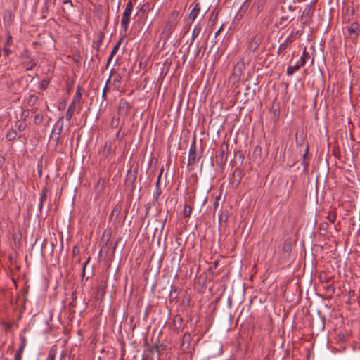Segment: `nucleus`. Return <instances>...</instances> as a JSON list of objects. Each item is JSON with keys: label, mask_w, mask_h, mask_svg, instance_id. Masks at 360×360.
Wrapping results in <instances>:
<instances>
[{"label": "nucleus", "mask_w": 360, "mask_h": 360, "mask_svg": "<svg viewBox=\"0 0 360 360\" xmlns=\"http://www.w3.org/2000/svg\"><path fill=\"white\" fill-rule=\"evenodd\" d=\"M263 39L264 34L260 32L255 31L248 35L243 53L244 57L248 58V63L251 60L253 54L259 49Z\"/></svg>", "instance_id": "obj_1"}, {"label": "nucleus", "mask_w": 360, "mask_h": 360, "mask_svg": "<svg viewBox=\"0 0 360 360\" xmlns=\"http://www.w3.org/2000/svg\"><path fill=\"white\" fill-rule=\"evenodd\" d=\"M138 169L135 168L134 170L130 168L127 173L124 186L129 193V196L132 198L133 193L135 190V181L137 178Z\"/></svg>", "instance_id": "obj_2"}, {"label": "nucleus", "mask_w": 360, "mask_h": 360, "mask_svg": "<svg viewBox=\"0 0 360 360\" xmlns=\"http://www.w3.org/2000/svg\"><path fill=\"white\" fill-rule=\"evenodd\" d=\"M19 58L21 60V65L25 68L26 71L32 70L37 65V60L31 56L28 49L25 48L20 52Z\"/></svg>", "instance_id": "obj_3"}, {"label": "nucleus", "mask_w": 360, "mask_h": 360, "mask_svg": "<svg viewBox=\"0 0 360 360\" xmlns=\"http://www.w3.org/2000/svg\"><path fill=\"white\" fill-rule=\"evenodd\" d=\"M177 25V22L175 19H169L162 31L160 33L161 39L163 40L164 44L170 38L172 32L174 30Z\"/></svg>", "instance_id": "obj_4"}, {"label": "nucleus", "mask_w": 360, "mask_h": 360, "mask_svg": "<svg viewBox=\"0 0 360 360\" xmlns=\"http://www.w3.org/2000/svg\"><path fill=\"white\" fill-rule=\"evenodd\" d=\"M201 158V155H197L196 153V138L194 136L189 149L188 168L191 170L193 165H195Z\"/></svg>", "instance_id": "obj_5"}, {"label": "nucleus", "mask_w": 360, "mask_h": 360, "mask_svg": "<svg viewBox=\"0 0 360 360\" xmlns=\"http://www.w3.org/2000/svg\"><path fill=\"white\" fill-rule=\"evenodd\" d=\"M133 9V4L132 0H129L125 9L122 13V20H121V27L126 31L129 27V24L130 22V16L131 14V11Z\"/></svg>", "instance_id": "obj_6"}, {"label": "nucleus", "mask_w": 360, "mask_h": 360, "mask_svg": "<svg viewBox=\"0 0 360 360\" xmlns=\"http://www.w3.org/2000/svg\"><path fill=\"white\" fill-rule=\"evenodd\" d=\"M229 150V144L223 142L219 149V153L216 155V163L219 166H223L227 161V151Z\"/></svg>", "instance_id": "obj_7"}, {"label": "nucleus", "mask_w": 360, "mask_h": 360, "mask_svg": "<svg viewBox=\"0 0 360 360\" xmlns=\"http://www.w3.org/2000/svg\"><path fill=\"white\" fill-rule=\"evenodd\" d=\"M348 35L347 37L353 42L356 43L360 33V25L358 22H352L347 27Z\"/></svg>", "instance_id": "obj_8"}, {"label": "nucleus", "mask_w": 360, "mask_h": 360, "mask_svg": "<svg viewBox=\"0 0 360 360\" xmlns=\"http://www.w3.org/2000/svg\"><path fill=\"white\" fill-rule=\"evenodd\" d=\"M244 58L245 57L241 58L233 68L231 77L236 79V82L239 81L245 70V64Z\"/></svg>", "instance_id": "obj_9"}, {"label": "nucleus", "mask_w": 360, "mask_h": 360, "mask_svg": "<svg viewBox=\"0 0 360 360\" xmlns=\"http://www.w3.org/2000/svg\"><path fill=\"white\" fill-rule=\"evenodd\" d=\"M131 108V105L123 99L120 101L117 109V114L119 117H126Z\"/></svg>", "instance_id": "obj_10"}, {"label": "nucleus", "mask_w": 360, "mask_h": 360, "mask_svg": "<svg viewBox=\"0 0 360 360\" xmlns=\"http://www.w3.org/2000/svg\"><path fill=\"white\" fill-rule=\"evenodd\" d=\"M242 180V170L240 168H236L230 178V184L237 188L240 184Z\"/></svg>", "instance_id": "obj_11"}, {"label": "nucleus", "mask_w": 360, "mask_h": 360, "mask_svg": "<svg viewBox=\"0 0 360 360\" xmlns=\"http://www.w3.org/2000/svg\"><path fill=\"white\" fill-rule=\"evenodd\" d=\"M293 246V241L290 237H288L283 245L282 247V254L284 257H287L290 256V254L292 251Z\"/></svg>", "instance_id": "obj_12"}, {"label": "nucleus", "mask_w": 360, "mask_h": 360, "mask_svg": "<svg viewBox=\"0 0 360 360\" xmlns=\"http://www.w3.org/2000/svg\"><path fill=\"white\" fill-rule=\"evenodd\" d=\"M251 0H246L243 4L241 6L240 8L239 9L238 12L236 15L233 23L238 24L239 21L243 18L244 14L248 10V8L249 6V2H250Z\"/></svg>", "instance_id": "obj_13"}, {"label": "nucleus", "mask_w": 360, "mask_h": 360, "mask_svg": "<svg viewBox=\"0 0 360 360\" xmlns=\"http://www.w3.org/2000/svg\"><path fill=\"white\" fill-rule=\"evenodd\" d=\"M108 288V281L106 279L101 280L97 288L96 298L102 300L105 295Z\"/></svg>", "instance_id": "obj_14"}, {"label": "nucleus", "mask_w": 360, "mask_h": 360, "mask_svg": "<svg viewBox=\"0 0 360 360\" xmlns=\"http://www.w3.org/2000/svg\"><path fill=\"white\" fill-rule=\"evenodd\" d=\"M14 14L10 10H6L3 15V22L5 27L8 28L13 25Z\"/></svg>", "instance_id": "obj_15"}, {"label": "nucleus", "mask_w": 360, "mask_h": 360, "mask_svg": "<svg viewBox=\"0 0 360 360\" xmlns=\"http://www.w3.org/2000/svg\"><path fill=\"white\" fill-rule=\"evenodd\" d=\"M314 9L311 6H307L301 15V21L303 24H307L308 20L311 17Z\"/></svg>", "instance_id": "obj_16"}, {"label": "nucleus", "mask_w": 360, "mask_h": 360, "mask_svg": "<svg viewBox=\"0 0 360 360\" xmlns=\"http://www.w3.org/2000/svg\"><path fill=\"white\" fill-rule=\"evenodd\" d=\"M191 341V335L189 333H185L182 338L181 349L183 352H188Z\"/></svg>", "instance_id": "obj_17"}, {"label": "nucleus", "mask_w": 360, "mask_h": 360, "mask_svg": "<svg viewBox=\"0 0 360 360\" xmlns=\"http://www.w3.org/2000/svg\"><path fill=\"white\" fill-rule=\"evenodd\" d=\"M293 33H292L283 42L279 45L277 54L280 55L288 48L289 44H291L293 42Z\"/></svg>", "instance_id": "obj_18"}, {"label": "nucleus", "mask_w": 360, "mask_h": 360, "mask_svg": "<svg viewBox=\"0 0 360 360\" xmlns=\"http://www.w3.org/2000/svg\"><path fill=\"white\" fill-rule=\"evenodd\" d=\"M110 237H111V232L108 230H105L103 233L101 240V243H103V245H102L101 250L99 252V255L101 254L103 249L108 245V244L110 241Z\"/></svg>", "instance_id": "obj_19"}, {"label": "nucleus", "mask_w": 360, "mask_h": 360, "mask_svg": "<svg viewBox=\"0 0 360 360\" xmlns=\"http://www.w3.org/2000/svg\"><path fill=\"white\" fill-rule=\"evenodd\" d=\"M161 193H162L161 191H155V195L153 196V199L152 203L151 204H148L146 205V207L145 217H146L148 214V212H149V210H150L151 206L155 205L156 202H158V198H159V197H160Z\"/></svg>", "instance_id": "obj_20"}, {"label": "nucleus", "mask_w": 360, "mask_h": 360, "mask_svg": "<svg viewBox=\"0 0 360 360\" xmlns=\"http://www.w3.org/2000/svg\"><path fill=\"white\" fill-rule=\"evenodd\" d=\"M47 199V188L46 187H44L39 198V211L41 214L44 202H45Z\"/></svg>", "instance_id": "obj_21"}, {"label": "nucleus", "mask_w": 360, "mask_h": 360, "mask_svg": "<svg viewBox=\"0 0 360 360\" xmlns=\"http://www.w3.org/2000/svg\"><path fill=\"white\" fill-rule=\"evenodd\" d=\"M253 158L257 162H261L262 159V149L260 146H256L253 150Z\"/></svg>", "instance_id": "obj_22"}, {"label": "nucleus", "mask_w": 360, "mask_h": 360, "mask_svg": "<svg viewBox=\"0 0 360 360\" xmlns=\"http://www.w3.org/2000/svg\"><path fill=\"white\" fill-rule=\"evenodd\" d=\"M200 11V3H196L195 4V6L193 7V8L191 10V11L189 13V15H188L189 19H191L192 21H193L198 16Z\"/></svg>", "instance_id": "obj_23"}, {"label": "nucleus", "mask_w": 360, "mask_h": 360, "mask_svg": "<svg viewBox=\"0 0 360 360\" xmlns=\"http://www.w3.org/2000/svg\"><path fill=\"white\" fill-rule=\"evenodd\" d=\"M63 117H61L58 119V120L55 124V127L53 129H56L55 134H56L58 136L61 135V133L63 131Z\"/></svg>", "instance_id": "obj_24"}, {"label": "nucleus", "mask_w": 360, "mask_h": 360, "mask_svg": "<svg viewBox=\"0 0 360 360\" xmlns=\"http://www.w3.org/2000/svg\"><path fill=\"white\" fill-rule=\"evenodd\" d=\"M305 141V136L303 131L299 133L297 132L295 134V143L297 146H302Z\"/></svg>", "instance_id": "obj_25"}, {"label": "nucleus", "mask_w": 360, "mask_h": 360, "mask_svg": "<svg viewBox=\"0 0 360 360\" xmlns=\"http://www.w3.org/2000/svg\"><path fill=\"white\" fill-rule=\"evenodd\" d=\"M200 31H201V25L198 23V25H196L195 26V27L193 30L192 36H191V41L190 43L189 47H191V46L193 44V41L200 34Z\"/></svg>", "instance_id": "obj_26"}, {"label": "nucleus", "mask_w": 360, "mask_h": 360, "mask_svg": "<svg viewBox=\"0 0 360 360\" xmlns=\"http://www.w3.org/2000/svg\"><path fill=\"white\" fill-rule=\"evenodd\" d=\"M82 88L80 85H78L76 89V94L74 96V98L71 102V103H73L76 105L77 102H79L82 98Z\"/></svg>", "instance_id": "obj_27"}, {"label": "nucleus", "mask_w": 360, "mask_h": 360, "mask_svg": "<svg viewBox=\"0 0 360 360\" xmlns=\"http://www.w3.org/2000/svg\"><path fill=\"white\" fill-rule=\"evenodd\" d=\"M169 291V298L170 302H172L175 300L178 296L177 289L176 287H174L173 285L169 286V289H168Z\"/></svg>", "instance_id": "obj_28"}, {"label": "nucleus", "mask_w": 360, "mask_h": 360, "mask_svg": "<svg viewBox=\"0 0 360 360\" xmlns=\"http://www.w3.org/2000/svg\"><path fill=\"white\" fill-rule=\"evenodd\" d=\"M122 78L120 75H117L115 77L112 82V85L114 86V89L117 91L120 90L122 87Z\"/></svg>", "instance_id": "obj_29"}, {"label": "nucleus", "mask_w": 360, "mask_h": 360, "mask_svg": "<svg viewBox=\"0 0 360 360\" xmlns=\"http://www.w3.org/2000/svg\"><path fill=\"white\" fill-rule=\"evenodd\" d=\"M76 108V105L70 103L68 108L65 113V118L68 121H70L72 117L73 112Z\"/></svg>", "instance_id": "obj_30"}, {"label": "nucleus", "mask_w": 360, "mask_h": 360, "mask_svg": "<svg viewBox=\"0 0 360 360\" xmlns=\"http://www.w3.org/2000/svg\"><path fill=\"white\" fill-rule=\"evenodd\" d=\"M310 58V55L309 53L306 51V48H304L303 52H302V56L300 58V65L301 67H303L305 65L306 63H307V60L308 59H309Z\"/></svg>", "instance_id": "obj_31"}, {"label": "nucleus", "mask_w": 360, "mask_h": 360, "mask_svg": "<svg viewBox=\"0 0 360 360\" xmlns=\"http://www.w3.org/2000/svg\"><path fill=\"white\" fill-rule=\"evenodd\" d=\"M17 131L14 129H11L6 133V137L8 141H14L17 137Z\"/></svg>", "instance_id": "obj_32"}, {"label": "nucleus", "mask_w": 360, "mask_h": 360, "mask_svg": "<svg viewBox=\"0 0 360 360\" xmlns=\"http://www.w3.org/2000/svg\"><path fill=\"white\" fill-rule=\"evenodd\" d=\"M300 65L299 63H296L295 65H289L286 70V74L288 76H290L294 74V72L298 70L300 68Z\"/></svg>", "instance_id": "obj_33"}, {"label": "nucleus", "mask_w": 360, "mask_h": 360, "mask_svg": "<svg viewBox=\"0 0 360 360\" xmlns=\"http://www.w3.org/2000/svg\"><path fill=\"white\" fill-rule=\"evenodd\" d=\"M162 347L164 349L165 346L163 344H154L153 346L150 347L148 349V352L150 354H153L155 352H158L160 354V348Z\"/></svg>", "instance_id": "obj_34"}, {"label": "nucleus", "mask_w": 360, "mask_h": 360, "mask_svg": "<svg viewBox=\"0 0 360 360\" xmlns=\"http://www.w3.org/2000/svg\"><path fill=\"white\" fill-rule=\"evenodd\" d=\"M55 131H56V129H53L52 130L51 134L49 137V141H51V140L55 142L56 146H57L58 144L59 143L60 136H58L56 134H55Z\"/></svg>", "instance_id": "obj_35"}, {"label": "nucleus", "mask_w": 360, "mask_h": 360, "mask_svg": "<svg viewBox=\"0 0 360 360\" xmlns=\"http://www.w3.org/2000/svg\"><path fill=\"white\" fill-rule=\"evenodd\" d=\"M38 101V96L34 94H30L27 98V105L33 106Z\"/></svg>", "instance_id": "obj_36"}, {"label": "nucleus", "mask_w": 360, "mask_h": 360, "mask_svg": "<svg viewBox=\"0 0 360 360\" xmlns=\"http://www.w3.org/2000/svg\"><path fill=\"white\" fill-rule=\"evenodd\" d=\"M104 33L103 32H99L98 34V39H97V41H96V50L97 51H100V46L103 42V40L104 39Z\"/></svg>", "instance_id": "obj_37"}, {"label": "nucleus", "mask_w": 360, "mask_h": 360, "mask_svg": "<svg viewBox=\"0 0 360 360\" xmlns=\"http://www.w3.org/2000/svg\"><path fill=\"white\" fill-rule=\"evenodd\" d=\"M50 83L49 79H43L39 84V88L40 90L44 91L47 89L49 84Z\"/></svg>", "instance_id": "obj_38"}, {"label": "nucleus", "mask_w": 360, "mask_h": 360, "mask_svg": "<svg viewBox=\"0 0 360 360\" xmlns=\"http://www.w3.org/2000/svg\"><path fill=\"white\" fill-rule=\"evenodd\" d=\"M42 170H43V160L42 157L38 160L37 162V174L39 178L42 176Z\"/></svg>", "instance_id": "obj_39"}, {"label": "nucleus", "mask_w": 360, "mask_h": 360, "mask_svg": "<svg viewBox=\"0 0 360 360\" xmlns=\"http://www.w3.org/2000/svg\"><path fill=\"white\" fill-rule=\"evenodd\" d=\"M193 207L190 205H185L184 208V216L185 217H189L192 213Z\"/></svg>", "instance_id": "obj_40"}, {"label": "nucleus", "mask_w": 360, "mask_h": 360, "mask_svg": "<svg viewBox=\"0 0 360 360\" xmlns=\"http://www.w3.org/2000/svg\"><path fill=\"white\" fill-rule=\"evenodd\" d=\"M288 21V16H283L280 18V20L278 22V24L277 25V27H284L286 26Z\"/></svg>", "instance_id": "obj_41"}, {"label": "nucleus", "mask_w": 360, "mask_h": 360, "mask_svg": "<svg viewBox=\"0 0 360 360\" xmlns=\"http://www.w3.org/2000/svg\"><path fill=\"white\" fill-rule=\"evenodd\" d=\"M308 153H309V145L307 143L306 146V148H305L304 153L303 155V160L302 162V164L304 165V169H306L307 167H308V163L306 162V161H305V159L308 155Z\"/></svg>", "instance_id": "obj_42"}, {"label": "nucleus", "mask_w": 360, "mask_h": 360, "mask_svg": "<svg viewBox=\"0 0 360 360\" xmlns=\"http://www.w3.org/2000/svg\"><path fill=\"white\" fill-rule=\"evenodd\" d=\"M43 120H44V116L42 114L38 113V114L35 115L34 122L36 125L40 124L43 122Z\"/></svg>", "instance_id": "obj_43"}, {"label": "nucleus", "mask_w": 360, "mask_h": 360, "mask_svg": "<svg viewBox=\"0 0 360 360\" xmlns=\"http://www.w3.org/2000/svg\"><path fill=\"white\" fill-rule=\"evenodd\" d=\"M90 260H91V257L89 256L82 266V279L84 278V277L85 276L86 270L87 269V266H88V264H89Z\"/></svg>", "instance_id": "obj_44"}, {"label": "nucleus", "mask_w": 360, "mask_h": 360, "mask_svg": "<svg viewBox=\"0 0 360 360\" xmlns=\"http://www.w3.org/2000/svg\"><path fill=\"white\" fill-rule=\"evenodd\" d=\"M122 39H123V38H121V39H120V40L116 43V44L114 46V47H113V49H112V51H111L110 54L114 55V56L116 54V53L117 52V51H118V49H119V48H120V44H121V42H122Z\"/></svg>", "instance_id": "obj_45"}, {"label": "nucleus", "mask_w": 360, "mask_h": 360, "mask_svg": "<svg viewBox=\"0 0 360 360\" xmlns=\"http://www.w3.org/2000/svg\"><path fill=\"white\" fill-rule=\"evenodd\" d=\"M12 44V36L9 31L6 32V38L4 46H9Z\"/></svg>", "instance_id": "obj_46"}, {"label": "nucleus", "mask_w": 360, "mask_h": 360, "mask_svg": "<svg viewBox=\"0 0 360 360\" xmlns=\"http://www.w3.org/2000/svg\"><path fill=\"white\" fill-rule=\"evenodd\" d=\"M48 4H49V1L46 0L44 2V8H42V18H46V17H47L46 14L48 13Z\"/></svg>", "instance_id": "obj_47"}, {"label": "nucleus", "mask_w": 360, "mask_h": 360, "mask_svg": "<svg viewBox=\"0 0 360 360\" xmlns=\"http://www.w3.org/2000/svg\"><path fill=\"white\" fill-rule=\"evenodd\" d=\"M218 13H219L216 11V9L213 10L210 13V20H212L213 22H214L217 19Z\"/></svg>", "instance_id": "obj_48"}, {"label": "nucleus", "mask_w": 360, "mask_h": 360, "mask_svg": "<svg viewBox=\"0 0 360 360\" xmlns=\"http://www.w3.org/2000/svg\"><path fill=\"white\" fill-rule=\"evenodd\" d=\"M20 343L18 347L25 349V346H26V344H27L26 338L24 335H20Z\"/></svg>", "instance_id": "obj_49"}, {"label": "nucleus", "mask_w": 360, "mask_h": 360, "mask_svg": "<svg viewBox=\"0 0 360 360\" xmlns=\"http://www.w3.org/2000/svg\"><path fill=\"white\" fill-rule=\"evenodd\" d=\"M120 123V117H113L111 121V127L112 128H117Z\"/></svg>", "instance_id": "obj_50"}, {"label": "nucleus", "mask_w": 360, "mask_h": 360, "mask_svg": "<svg viewBox=\"0 0 360 360\" xmlns=\"http://www.w3.org/2000/svg\"><path fill=\"white\" fill-rule=\"evenodd\" d=\"M20 119L22 121H25L29 117V110H23L20 114Z\"/></svg>", "instance_id": "obj_51"}, {"label": "nucleus", "mask_w": 360, "mask_h": 360, "mask_svg": "<svg viewBox=\"0 0 360 360\" xmlns=\"http://www.w3.org/2000/svg\"><path fill=\"white\" fill-rule=\"evenodd\" d=\"M327 218L329 221L334 223L336 220V214L334 212H330L328 213Z\"/></svg>", "instance_id": "obj_52"}, {"label": "nucleus", "mask_w": 360, "mask_h": 360, "mask_svg": "<svg viewBox=\"0 0 360 360\" xmlns=\"http://www.w3.org/2000/svg\"><path fill=\"white\" fill-rule=\"evenodd\" d=\"M162 169L161 170V172L158 177V179L156 181V183H155L156 191H161V189H160V179H161V176H162Z\"/></svg>", "instance_id": "obj_53"}, {"label": "nucleus", "mask_w": 360, "mask_h": 360, "mask_svg": "<svg viewBox=\"0 0 360 360\" xmlns=\"http://www.w3.org/2000/svg\"><path fill=\"white\" fill-rule=\"evenodd\" d=\"M108 91H109L108 86H107V85H105V86L103 89V92H102V98L103 100L107 99V93L108 92Z\"/></svg>", "instance_id": "obj_54"}, {"label": "nucleus", "mask_w": 360, "mask_h": 360, "mask_svg": "<svg viewBox=\"0 0 360 360\" xmlns=\"http://www.w3.org/2000/svg\"><path fill=\"white\" fill-rule=\"evenodd\" d=\"M3 51L6 57H8L12 53L11 50L8 48V46H4Z\"/></svg>", "instance_id": "obj_55"}, {"label": "nucleus", "mask_w": 360, "mask_h": 360, "mask_svg": "<svg viewBox=\"0 0 360 360\" xmlns=\"http://www.w3.org/2000/svg\"><path fill=\"white\" fill-rule=\"evenodd\" d=\"M121 131H122V128L120 129V130L118 131V132L117 133V139L121 141L124 136V131H123L122 134H121Z\"/></svg>", "instance_id": "obj_56"}, {"label": "nucleus", "mask_w": 360, "mask_h": 360, "mask_svg": "<svg viewBox=\"0 0 360 360\" xmlns=\"http://www.w3.org/2000/svg\"><path fill=\"white\" fill-rule=\"evenodd\" d=\"M26 127H27V124H26L21 123V124L18 125L17 128H18V130L19 131H23L26 129Z\"/></svg>", "instance_id": "obj_57"}, {"label": "nucleus", "mask_w": 360, "mask_h": 360, "mask_svg": "<svg viewBox=\"0 0 360 360\" xmlns=\"http://www.w3.org/2000/svg\"><path fill=\"white\" fill-rule=\"evenodd\" d=\"M111 150V143H105L104 146V152L107 151L108 153H110Z\"/></svg>", "instance_id": "obj_58"}, {"label": "nucleus", "mask_w": 360, "mask_h": 360, "mask_svg": "<svg viewBox=\"0 0 360 360\" xmlns=\"http://www.w3.org/2000/svg\"><path fill=\"white\" fill-rule=\"evenodd\" d=\"M24 349H25L24 348H21V347H18L15 355H18L19 356H22Z\"/></svg>", "instance_id": "obj_59"}, {"label": "nucleus", "mask_w": 360, "mask_h": 360, "mask_svg": "<svg viewBox=\"0 0 360 360\" xmlns=\"http://www.w3.org/2000/svg\"><path fill=\"white\" fill-rule=\"evenodd\" d=\"M113 57H114V55L110 54V56L108 58L105 67V69H107L108 68V65L110 63L111 60H112Z\"/></svg>", "instance_id": "obj_60"}, {"label": "nucleus", "mask_w": 360, "mask_h": 360, "mask_svg": "<svg viewBox=\"0 0 360 360\" xmlns=\"http://www.w3.org/2000/svg\"><path fill=\"white\" fill-rule=\"evenodd\" d=\"M55 354L52 352H49L47 356V359L46 360H55Z\"/></svg>", "instance_id": "obj_61"}, {"label": "nucleus", "mask_w": 360, "mask_h": 360, "mask_svg": "<svg viewBox=\"0 0 360 360\" xmlns=\"http://www.w3.org/2000/svg\"><path fill=\"white\" fill-rule=\"evenodd\" d=\"M166 221H167V217H165V219H161V220L160 221V228H161V231H162V229H164V226H165V225Z\"/></svg>", "instance_id": "obj_62"}, {"label": "nucleus", "mask_w": 360, "mask_h": 360, "mask_svg": "<svg viewBox=\"0 0 360 360\" xmlns=\"http://www.w3.org/2000/svg\"><path fill=\"white\" fill-rule=\"evenodd\" d=\"M5 157L2 155H0V168H1L5 162Z\"/></svg>", "instance_id": "obj_63"}, {"label": "nucleus", "mask_w": 360, "mask_h": 360, "mask_svg": "<svg viewBox=\"0 0 360 360\" xmlns=\"http://www.w3.org/2000/svg\"><path fill=\"white\" fill-rule=\"evenodd\" d=\"M72 253H73L74 256L77 255L79 253V250L77 246H74V248L72 249Z\"/></svg>", "instance_id": "obj_64"}]
</instances>
